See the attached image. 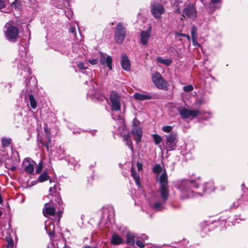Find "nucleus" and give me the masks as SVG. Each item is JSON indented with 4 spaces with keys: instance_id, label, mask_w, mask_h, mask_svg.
<instances>
[{
    "instance_id": "1",
    "label": "nucleus",
    "mask_w": 248,
    "mask_h": 248,
    "mask_svg": "<svg viewBox=\"0 0 248 248\" xmlns=\"http://www.w3.org/2000/svg\"><path fill=\"white\" fill-rule=\"evenodd\" d=\"M160 188L158 190L159 196H156L154 201H150L149 204L151 208L155 211H161L164 208V204L167 201L169 195L168 176L164 171L159 176Z\"/></svg>"
},
{
    "instance_id": "2",
    "label": "nucleus",
    "mask_w": 248,
    "mask_h": 248,
    "mask_svg": "<svg viewBox=\"0 0 248 248\" xmlns=\"http://www.w3.org/2000/svg\"><path fill=\"white\" fill-rule=\"evenodd\" d=\"M201 182V180L200 177H198L195 180H182L178 181L175 184V186L183 192L186 197L191 198L196 196L197 194H199L198 192H196L195 194L194 189L198 188Z\"/></svg>"
},
{
    "instance_id": "3",
    "label": "nucleus",
    "mask_w": 248,
    "mask_h": 248,
    "mask_svg": "<svg viewBox=\"0 0 248 248\" xmlns=\"http://www.w3.org/2000/svg\"><path fill=\"white\" fill-rule=\"evenodd\" d=\"M4 33L7 40L11 43L17 42L20 37L19 29L12 21L6 23L4 27Z\"/></svg>"
},
{
    "instance_id": "4",
    "label": "nucleus",
    "mask_w": 248,
    "mask_h": 248,
    "mask_svg": "<svg viewBox=\"0 0 248 248\" xmlns=\"http://www.w3.org/2000/svg\"><path fill=\"white\" fill-rule=\"evenodd\" d=\"M152 79L155 86L158 89L165 91L168 90L167 81L164 80L159 73L155 72L153 74Z\"/></svg>"
},
{
    "instance_id": "5",
    "label": "nucleus",
    "mask_w": 248,
    "mask_h": 248,
    "mask_svg": "<svg viewBox=\"0 0 248 248\" xmlns=\"http://www.w3.org/2000/svg\"><path fill=\"white\" fill-rule=\"evenodd\" d=\"M126 31L121 23H119L115 27L114 40L116 43L121 44L126 36Z\"/></svg>"
},
{
    "instance_id": "6",
    "label": "nucleus",
    "mask_w": 248,
    "mask_h": 248,
    "mask_svg": "<svg viewBox=\"0 0 248 248\" xmlns=\"http://www.w3.org/2000/svg\"><path fill=\"white\" fill-rule=\"evenodd\" d=\"M111 110L119 111L121 109V96L116 91H112L109 95Z\"/></svg>"
},
{
    "instance_id": "7",
    "label": "nucleus",
    "mask_w": 248,
    "mask_h": 248,
    "mask_svg": "<svg viewBox=\"0 0 248 248\" xmlns=\"http://www.w3.org/2000/svg\"><path fill=\"white\" fill-rule=\"evenodd\" d=\"M140 122L138 120L134 119L133 121V125L131 131V134L135 138L137 143L141 141L142 136V131L140 126Z\"/></svg>"
},
{
    "instance_id": "8",
    "label": "nucleus",
    "mask_w": 248,
    "mask_h": 248,
    "mask_svg": "<svg viewBox=\"0 0 248 248\" xmlns=\"http://www.w3.org/2000/svg\"><path fill=\"white\" fill-rule=\"evenodd\" d=\"M177 110L183 119L195 118L200 113V111L198 109L189 110L182 107H178Z\"/></svg>"
},
{
    "instance_id": "9",
    "label": "nucleus",
    "mask_w": 248,
    "mask_h": 248,
    "mask_svg": "<svg viewBox=\"0 0 248 248\" xmlns=\"http://www.w3.org/2000/svg\"><path fill=\"white\" fill-rule=\"evenodd\" d=\"M177 143V135L175 133H171L166 136V144L169 150H173L175 149Z\"/></svg>"
},
{
    "instance_id": "10",
    "label": "nucleus",
    "mask_w": 248,
    "mask_h": 248,
    "mask_svg": "<svg viewBox=\"0 0 248 248\" xmlns=\"http://www.w3.org/2000/svg\"><path fill=\"white\" fill-rule=\"evenodd\" d=\"M151 11L152 15L155 18H159L161 15L164 14L165 9L161 4L153 3L151 5Z\"/></svg>"
},
{
    "instance_id": "11",
    "label": "nucleus",
    "mask_w": 248,
    "mask_h": 248,
    "mask_svg": "<svg viewBox=\"0 0 248 248\" xmlns=\"http://www.w3.org/2000/svg\"><path fill=\"white\" fill-rule=\"evenodd\" d=\"M35 162L30 158H25L23 162L24 171L29 174H31L34 171Z\"/></svg>"
},
{
    "instance_id": "12",
    "label": "nucleus",
    "mask_w": 248,
    "mask_h": 248,
    "mask_svg": "<svg viewBox=\"0 0 248 248\" xmlns=\"http://www.w3.org/2000/svg\"><path fill=\"white\" fill-rule=\"evenodd\" d=\"M99 62L102 65H106L109 70H112V59L110 56L107 55L106 53H101Z\"/></svg>"
},
{
    "instance_id": "13",
    "label": "nucleus",
    "mask_w": 248,
    "mask_h": 248,
    "mask_svg": "<svg viewBox=\"0 0 248 248\" xmlns=\"http://www.w3.org/2000/svg\"><path fill=\"white\" fill-rule=\"evenodd\" d=\"M196 15L197 13L196 9L193 5L188 6L186 7L183 11V16L184 17L186 16L190 18H194L196 17Z\"/></svg>"
},
{
    "instance_id": "14",
    "label": "nucleus",
    "mask_w": 248,
    "mask_h": 248,
    "mask_svg": "<svg viewBox=\"0 0 248 248\" xmlns=\"http://www.w3.org/2000/svg\"><path fill=\"white\" fill-rule=\"evenodd\" d=\"M152 28L150 26L146 31H142L140 36V42L143 45L147 44L148 40L151 36V31Z\"/></svg>"
},
{
    "instance_id": "15",
    "label": "nucleus",
    "mask_w": 248,
    "mask_h": 248,
    "mask_svg": "<svg viewBox=\"0 0 248 248\" xmlns=\"http://www.w3.org/2000/svg\"><path fill=\"white\" fill-rule=\"evenodd\" d=\"M121 64L122 67L124 70L125 71H129L130 69V62L126 55H122Z\"/></svg>"
},
{
    "instance_id": "16",
    "label": "nucleus",
    "mask_w": 248,
    "mask_h": 248,
    "mask_svg": "<svg viewBox=\"0 0 248 248\" xmlns=\"http://www.w3.org/2000/svg\"><path fill=\"white\" fill-rule=\"evenodd\" d=\"M55 213V209L53 207H51L49 203H47L45 204L43 209V214L45 216L47 217L48 216H53Z\"/></svg>"
},
{
    "instance_id": "17",
    "label": "nucleus",
    "mask_w": 248,
    "mask_h": 248,
    "mask_svg": "<svg viewBox=\"0 0 248 248\" xmlns=\"http://www.w3.org/2000/svg\"><path fill=\"white\" fill-rule=\"evenodd\" d=\"M134 97L135 99L139 101L150 100L152 98L150 93L142 94L139 93H135L134 94Z\"/></svg>"
},
{
    "instance_id": "18",
    "label": "nucleus",
    "mask_w": 248,
    "mask_h": 248,
    "mask_svg": "<svg viewBox=\"0 0 248 248\" xmlns=\"http://www.w3.org/2000/svg\"><path fill=\"white\" fill-rule=\"evenodd\" d=\"M49 192L50 194L52 196H54L56 198L55 201L57 202L58 204L60 205L61 203L62 202L61 201V199L59 198V194L57 192V186L56 185H55L53 187H50L49 188Z\"/></svg>"
},
{
    "instance_id": "19",
    "label": "nucleus",
    "mask_w": 248,
    "mask_h": 248,
    "mask_svg": "<svg viewBox=\"0 0 248 248\" xmlns=\"http://www.w3.org/2000/svg\"><path fill=\"white\" fill-rule=\"evenodd\" d=\"M45 229L50 236H54L55 229V226L54 223L52 222H49L48 224H47V222H46Z\"/></svg>"
},
{
    "instance_id": "20",
    "label": "nucleus",
    "mask_w": 248,
    "mask_h": 248,
    "mask_svg": "<svg viewBox=\"0 0 248 248\" xmlns=\"http://www.w3.org/2000/svg\"><path fill=\"white\" fill-rule=\"evenodd\" d=\"M136 237L135 234L131 232H128L126 233V243L131 246H134L135 243V238Z\"/></svg>"
},
{
    "instance_id": "21",
    "label": "nucleus",
    "mask_w": 248,
    "mask_h": 248,
    "mask_svg": "<svg viewBox=\"0 0 248 248\" xmlns=\"http://www.w3.org/2000/svg\"><path fill=\"white\" fill-rule=\"evenodd\" d=\"M111 243L114 245H118L124 243L123 239L122 238L118 235L117 234L114 233L113 234Z\"/></svg>"
},
{
    "instance_id": "22",
    "label": "nucleus",
    "mask_w": 248,
    "mask_h": 248,
    "mask_svg": "<svg viewBox=\"0 0 248 248\" xmlns=\"http://www.w3.org/2000/svg\"><path fill=\"white\" fill-rule=\"evenodd\" d=\"M123 140L125 142V144L129 148V149L133 151V144L132 141L131 139L130 136L129 134H124L123 136Z\"/></svg>"
},
{
    "instance_id": "23",
    "label": "nucleus",
    "mask_w": 248,
    "mask_h": 248,
    "mask_svg": "<svg viewBox=\"0 0 248 248\" xmlns=\"http://www.w3.org/2000/svg\"><path fill=\"white\" fill-rule=\"evenodd\" d=\"M214 190V184L212 181H209L205 183L203 186V191H207L208 193L213 191Z\"/></svg>"
},
{
    "instance_id": "24",
    "label": "nucleus",
    "mask_w": 248,
    "mask_h": 248,
    "mask_svg": "<svg viewBox=\"0 0 248 248\" xmlns=\"http://www.w3.org/2000/svg\"><path fill=\"white\" fill-rule=\"evenodd\" d=\"M131 174L133 178L134 179L136 185L139 186L140 185V178L139 173L136 172L134 169L132 168L131 169Z\"/></svg>"
},
{
    "instance_id": "25",
    "label": "nucleus",
    "mask_w": 248,
    "mask_h": 248,
    "mask_svg": "<svg viewBox=\"0 0 248 248\" xmlns=\"http://www.w3.org/2000/svg\"><path fill=\"white\" fill-rule=\"evenodd\" d=\"M156 61L157 62L164 64L165 65L169 66L172 63V60L171 59H163L161 57H158L156 58Z\"/></svg>"
},
{
    "instance_id": "26",
    "label": "nucleus",
    "mask_w": 248,
    "mask_h": 248,
    "mask_svg": "<svg viewBox=\"0 0 248 248\" xmlns=\"http://www.w3.org/2000/svg\"><path fill=\"white\" fill-rule=\"evenodd\" d=\"M6 240L7 242L6 248H16L14 246V242L10 236H6Z\"/></svg>"
},
{
    "instance_id": "27",
    "label": "nucleus",
    "mask_w": 248,
    "mask_h": 248,
    "mask_svg": "<svg viewBox=\"0 0 248 248\" xmlns=\"http://www.w3.org/2000/svg\"><path fill=\"white\" fill-rule=\"evenodd\" d=\"M30 105L32 108H35L37 106L36 102L33 95L30 94L29 96Z\"/></svg>"
},
{
    "instance_id": "28",
    "label": "nucleus",
    "mask_w": 248,
    "mask_h": 248,
    "mask_svg": "<svg viewBox=\"0 0 248 248\" xmlns=\"http://www.w3.org/2000/svg\"><path fill=\"white\" fill-rule=\"evenodd\" d=\"M152 137L154 139V142H155V143L156 144V145H158L159 144V143H160L162 140V137L157 135V134H153L152 135Z\"/></svg>"
},
{
    "instance_id": "29",
    "label": "nucleus",
    "mask_w": 248,
    "mask_h": 248,
    "mask_svg": "<svg viewBox=\"0 0 248 248\" xmlns=\"http://www.w3.org/2000/svg\"><path fill=\"white\" fill-rule=\"evenodd\" d=\"M11 142V139L2 138L1 140V143L3 147H7L9 146Z\"/></svg>"
},
{
    "instance_id": "30",
    "label": "nucleus",
    "mask_w": 248,
    "mask_h": 248,
    "mask_svg": "<svg viewBox=\"0 0 248 248\" xmlns=\"http://www.w3.org/2000/svg\"><path fill=\"white\" fill-rule=\"evenodd\" d=\"M48 178V175L46 172H44L42 174H41L39 178L38 181L40 182H43L47 180Z\"/></svg>"
},
{
    "instance_id": "31",
    "label": "nucleus",
    "mask_w": 248,
    "mask_h": 248,
    "mask_svg": "<svg viewBox=\"0 0 248 248\" xmlns=\"http://www.w3.org/2000/svg\"><path fill=\"white\" fill-rule=\"evenodd\" d=\"M191 34L192 40L197 39V28L195 27H193L191 31Z\"/></svg>"
},
{
    "instance_id": "32",
    "label": "nucleus",
    "mask_w": 248,
    "mask_h": 248,
    "mask_svg": "<svg viewBox=\"0 0 248 248\" xmlns=\"http://www.w3.org/2000/svg\"><path fill=\"white\" fill-rule=\"evenodd\" d=\"M172 129V127L170 125H166L164 126L162 128V130L163 131L166 132V133H170Z\"/></svg>"
},
{
    "instance_id": "33",
    "label": "nucleus",
    "mask_w": 248,
    "mask_h": 248,
    "mask_svg": "<svg viewBox=\"0 0 248 248\" xmlns=\"http://www.w3.org/2000/svg\"><path fill=\"white\" fill-rule=\"evenodd\" d=\"M175 37L176 38L177 37H178V36H180V37H186L187 40L189 41L190 40V36L187 35V34H184V33H180V32H175Z\"/></svg>"
},
{
    "instance_id": "34",
    "label": "nucleus",
    "mask_w": 248,
    "mask_h": 248,
    "mask_svg": "<svg viewBox=\"0 0 248 248\" xmlns=\"http://www.w3.org/2000/svg\"><path fill=\"white\" fill-rule=\"evenodd\" d=\"M162 170V168L159 165H156L153 168V172L155 173L158 174Z\"/></svg>"
},
{
    "instance_id": "35",
    "label": "nucleus",
    "mask_w": 248,
    "mask_h": 248,
    "mask_svg": "<svg viewBox=\"0 0 248 248\" xmlns=\"http://www.w3.org/2000/svg\"><path fill=\"white\" fill-rule=\"evenodd\" d=\"M42 168H43V163H42V162H41L37 166V167L36 169V173L37 174L40 173L41 172Z\"/></svg>"
},
{
    "instance_id": "36",
    "label": "nucleus",
    "mask_w": 248,
    "mask_h": 248,
    "mask_svg": "<svg viewBox=\"0 0 248 248\" xmlns=\"http://www.w3.org/2000/svg\"><path fill=\"white\" fill-rule=\"evenodd\" d=\"M183 90L185 92H189L193 90V87L191 85L185 86L183 87Z\"/></svg>"
},
{
    "instance_id": "37",
    "label": "nucleus",
    "mask_w": 248,
    "mask_h": 248,
    "mask_svg": "<svg viewBox=\"0 0 248 248\" xmlns=\"http://www.w3.org/2000/svg\"><path fill=\"white\" fill-rule=\"evenodd\" d=\"M78 67L80 69H86L88 68V64L85 65L83 62H79L78 64Z\"/></svg>"
},
{
    "instance_id": "38",
    "label": "nucleus",
    "mask_w": 248,
    "mask_h": 248,
    "mask_svg": "<svg viewBox=\"0 0 248 248\" xmlns=\"http://www.w3.org/2000/svg\"><path fill=\"white\" fill-rule=\"evenodd\" d=\"M20 6V2L17 0H15L12 4V6L15 8H19Z\"/></svg>"
},
{
    "instance_id": "39",
    "label": "nucleus",
    "mask_w": 248,
    "mask_h": 248,
    "mask_svg": "<svg viewBox=\"0 0 248 248\" xmlns=\"http://www.w3.org/2000/svg\"><path fill=\"white\" fill-rule=\"evenodd\" d=\"M88 61H89V62L90 63H91L92 65H95L98 63V59H97L89 60Z\"/></svg>"
},
{
    "instance_id": "40",
    "label": "nucleus",
    "mask_w": 248,
    "mask_h": 248,
    "mask_svg": "<svg viewBox=\"0 0 248 248\" xmlns=\"http://www.w3.org/2000/svg\"><path fill=\"white\" fill-rule=\"evenodd\" d=\"M136 244L137 245V246H138L139 247H140V248H144V246H144V244H143L141 241H139V240H138V241H137L136 242Z\"/></svg>"
},
{
    "instance_id": "41",
    "label": "nucleus",
    "mask_w": 248,
    "mask_h": 248,
    "mask_svg": "<svg viewBox=\"0 0 248 248\" xmlns=\"http://www.w3.org/2000/svg\"><path fill=\"white\" fill-rule=\"evenodd\" d=\"M5 7V1L3 0H0V10Z\"/></svg>"
},
{
    "instance_id": "42",
    "label": "nucleus",
    "mask_w": 248,
    "mask_h": 248,
    "mask_svg": "<svg viewBox=\"0 0 248 248\" xmlns=\"http://www.w3.org/2000/svg\"><path fill=\"white\" fill-rule=\"evenodd\" d=\"M137 167L139 171H140L142 169V164L141 163H140L139 162H137Z\"/></svg>"
},
{
    "instance_id": "43",
    "label": "nucleus",
    "mask_w": 248,
    "mask_h": 248,
    "mask_svg": "<svg viewBox=\"0 0 248 248\" xmlns=\"http://www.w3.org/2000/svg\"><path fill=\"white\" fill-rule=\"evenodd\" d=\"M193 45L195 46H200V44L196 41V39L192 40Z\"/></svg>"
},
{
    "instance_id": "44",
    "label": "nucleus",
    "mask_w": 248,
    "mask_h": 248,
    "mask_svg": "<svg viewBox=\"0 0 248 248\" xmlns=\"http://www.w3.org/2000/svg\"><path fill=\"white\" fill-rule=\"evenodd\" d=\"M50 142V140H49L48 141L46 142L44 144V146H46V149L47 150L48 149V148H49V144Z\"/></svg>"
},
{
    "instance_id": "45",
    "label": "nucleus",
    "mask_w": 248,
    "mask_h": 248,
    "mask_svg": "<svg viewBox=\"0 0 248 248\" xmlns=\"http://www.w3.org/2000/svg\"><path fill=\"white\" fill-rule=\"evenodd\" d=\"M69 31L72 33H74L75 32V28L71 27L69 29Z\"/></svg>"
},
{
    "instance_id": "46",
    "label": "nucleus",
    "mask_w": 248,
    "mask_h": 248,
    "mask_svg": "<svg viewBox=\"0 0 248 248\" xmlns=\"http://www.w3.org/2000/svg\"><path fill=\"white\" fill-rule=\"evenodd\" d=\"M220 0H211V3H210V6H211V4L213 3H216L219 2Z\"/></svg>"
},
{
    "instance_id": "47",
    "label": "nucleus",
    "mask_w": 248,
    "mask_h": 248,
    "mask_svg": "<svg viewBox=\"0 0 248 248\" xmlns=\"http://www.w3.org/2000/svg\"><path fill=\"white\" fill-rule=\"evenodd\" d=\"M16 169V167L14 166H13L12 167H11V168L10 169L11 170H12V171H14Z\"/></svg>"
},
{
    "instance_id": "48",
    "label": "nucleus",
    "mask_w": 248,
    "mask_h": 248,
    "mask_svg": "<svg viewBox=\"0 0 248 248\" xmlns=\"http://www.w3.org/2000/svg\"><path fill=\"white\" fill-rule=\"evenodd\" d=\"M181 10L179 8H177L175 10V12L176 13H180Z\"/></svg>"
},
{
    "instance_id": "49",
    "label": "nucleus",
    "mask_w": 248,
    "mask_h": 248,
    "mask_svg": "<svg viewBox=\"0 0 248 248\" xmlns=\"http://www.w3.org/2000/svg\"><path fill=\"white\" fill-rule=\"evenodd\" d=\"M26 29H27V30L29 31V34H31V31H30L29 30V24L27 25Z\"/></svg>"
},
{
    "instance_id": "50",
    "label": "nucleus",
    "mask_w": 248,
    "mask_h": 248,
    "mask_svg": "<svg viewBox=\"0 0 248 248\" xmlns=\"http://www.w3.org/2000/svg\"><path fill=\"white\" fill-rule=\"evenodd\" d=\"M117 120H119L120 122L123 123V120L121 118V117L120 116H118Z\"/></svg>"
},
{
    "instance_id": "51",
    "label": "nucleus",
    "mask_w": 248,
    "mask_h": 248,
    "mask_svg": "<svg viewBox=\"0 0 248 248\" xmlns=\"http://www.w3.org/2000/svg\"><path fill=\"white\" fill-rule=\"evenodd\" d=\"M62 212L61 211H59L58 212V215L59 218L62 215Z\"/></svg>"
},
{
    "instance_id": "52",
    "label": "nucleus",
    "mask_w": 248,
    "mask_h": 248,
    "mask_svg": "<svg viewBox=\"0 0 248 248\" xmlns=\"http://www.w3.org/2000/svg\"><path fill=\"white\" fill-rule=\"evenodd\" d=\"M11 87L12 84L10 83L6 86V87H7L8 89L10 88Z\"/></svg>"
},
{
    "instance_id": "53",
    "label": "nucleus",
    "mask_w": 248,
    "mask_h": 248,
    "mask_svg": "<svg viewBox=\"0 0 248 248\" xmlns=\"http://www.w3.org/2000/svg\"><path fill=\"white\" fill-rule=\"evenodd\" d=\"M84 248H93L91 246H86L84 247Z\"/></svg>"
},
{
    "instance_id": "54",
    "label": "nucleus",
    "mask_w": 248,
    "mask_h": 248,
    "mask_svg": "<svg viewBox=\"0 0 248 248\" xmlns=\"http://www.w3.org/2000/svg\"><path fill=\"white\" fill-rule=\"evenodd\" d=\"M45 130L46 133H47V129L46 127H45Z\"/></svg>"
},
{
    "instance_id": "55",
    "label": "nucleus",
    "mask_w": 248,
    "mask_h": 248,
    "mask_svg": "<svg viewBox=\"0 0 248 248\" xmlns=\"http://www.w3.org/2000/svg\"><path fill=\"white\" fill-rule=\"evenodd\" d=\"M31 79H32V80H35V78H31Z\"/></svg>"
},
{
    "instance_id": "56",
    "label": "nucleus",
    "mask_w": 248,
    "mask_h": 248,
    "mask_svg": "<svg viewBox=\"0 0 248 248\" xmlns=\"http://www.w3.org/2000/svg\"><path fill=\"white\" fill-rule=\"evenodd\" d=\"M2 212L0 210V217L2 216Z\"/></svg>"
},
{
    "instance_id": "57",
    "label": "nucleus",
    "mask_w": 248,
    "mask_h": 248,
    "mask_svg": "<svg viewBox=\"0 0 248 248\" xmlns=\"http://www.w3.org/2000/svg\"><path fill=\"white\" fill-rule=\"evenodd\" d=\"M233 205L235 207H237L238 206V204H237L236 205L235 204V203H233Z\"/></svg>"
},
{
    "instance_id": "58",
    "label": "nucleus",
    "mask_w": 248,
    "mask_h": 248,
    "mask_svg": "<svg viewBox=\"0 0 248 248\" xmlns=\"http://www.w3.org/2000/svg\"><path fill=\"white\" fill-rule=\"evenodd\" d=\"M64 248H69L67 246H65Z\"/></svg>"
},
{
    "instance_id": "59",
    "label": "nucleus",
    "mask_w": 248,
    "mask_h": 248,
    "mask_svg": "<svg viewBox=\"0 0 248 248\" xmlns=\"http://www.w3.org/2000/svg\"><path fill=\"white\" fill-rule=\"evenodd\" d=\"M147 236H146L145 235H144L143 237H142V238H145V237H146Z\"/></svg>"
}]
</instances>
